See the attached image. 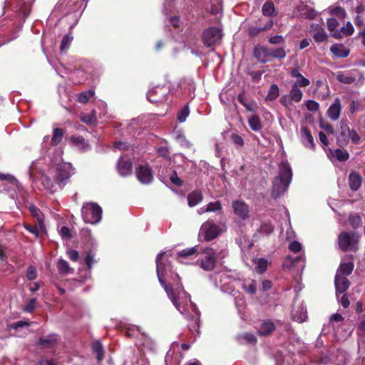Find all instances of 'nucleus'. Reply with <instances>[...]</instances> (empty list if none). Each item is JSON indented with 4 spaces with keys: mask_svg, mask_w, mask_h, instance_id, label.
Listing matches in <instances>:
<instances>
[{
    "mask_svg": "<svg viewBox=\"0 0 365 365\" xmlns=\"http://www.w3.org/2000/svg\"><path fill=\"white\" fill-rule=\"evenodd\" d=\"M165 252L159 253L156 257V272L157 276L159 280L160 284L164 288L166 292L168 297L175 305V307L179 306L178 303V297L175 292L173 290V287L171 286H168L165 280L164 279V277L167 272V265L162 262L163 257L164 256Z\"/></svg>",
    "mask_w": 365,
    "mask_h": 365,
    "instance_id": "f257e3e1",
    "label": "nucleus"
},
{
    "mask_svg": "<svg viewBox=\"0 0 365 365\" xmlns=\"http://www.w3.org/2000/svg\"><path fill=\"white\" fill-rule=\"evenodd\" d=\"M360 236L356 232L343 231L338 236V246L343 252H356L359 250Z\"/></svg>",
    "mask_w": 365,
    "mask_h": 365,
    "instance_id": "f03ea898",
    "label": "nucleus"
},
{
    "mask_svg": "<svg viewBox=\"0 0 365 365\" xmlns=\"http://www.w3.org/2000/svg\"><path fill=\"white\" fill-rule=\"evenodd\" d=\"M286 55V51L282 47L272 49L259 46L254 49V56L261 63L269 61V58L282 59L285 58Z\"/></svg>",
    "mask_w": 365,
    "mask_h": 365,
    "instance_id": "7ed1b4c3",
    "label": "nucleus"
},
{
    "mask_svg": "<svg viewBox=\"0 0 365 365\" xmlns=\"http://www.w3.org/2000/svg\"><path fill=\"white\" fill-rule=\"evenodd\" d=\"M201 257L197 261L204 271L210 272L215 269L217 263V254L215 250L207 247L200 250Z\"/></svg>",
    "mask_w": 365,
    "mask_h": 365,
    "instance_id": "20e7f679",
    "label": "nucleus"
},
{
    "mask_svg": "<svg viewBox=\"0 0 365 365\" xmlns=\"http://www.w3.org/2000/svg\"><path fill=\"white\" fill-rule=\"evenodd\" d=\"M102 208L96 202H86L81 208L82 217L86 223L96 224L101 220Z\"/></svg>",
    "mask_w": 365,
    "mask_h": 365,
    "instance_id": "39448f33",
    "label": "nucleus"
},
{
    "mask_svg": "<svg viewBox=\"0 0 365 365\" xmlns=\"http://www.w3.org/2000/svg\"><path fill=\"white\" fill-rule=\"evenodd\" d=\"M220 231V227L216 225L213 220L205 222L200 228V233L203 236L204 240L207 242L216 238L219 235Z\"/></svg>",
    "mask_w": 365,
    "mask_h": 365,
    "instance_id": "423d86ee",
    "label": "nucleus"
},
{
    "mask_svg": "<svg viewBox=\"0 0 365 365\" xmlns=\"http://www.w3.org/2000/svg\"><path fill=\"white\" fill-rule=\"evenodd\" d=\"M169 89L167 86H157L147 93V98L151 103H161L167 100Z\"/></svg>",
    "mask_w": 365,
    "mask_h": 365,
    "instance_id": "0eeeda50",
    "label": "nucleus"
},
{
    "mask_svg": "<svg viewBox=\"0 0 365 365\" xmlns=\"http://www.w3.org/2000/svg\"><path fill=\"white\" fill-rule=\"evenodd\" d=\"M222 36L221 30L216 27H210L203 32L202 41L206 46L210 47L220 43Z\"/></svg>",
    "mask_w": 365,
    "mask_h": 365,
    "instance_id": "6e6552de",
    "label": "nucleus"
},
{
    "mask_svg": "<svg viewBox=\"0 0 365 365\" xmlns=\"http://www.w3.org/2000/svg\"><path fill=\"white\" fill-rule=\"evenodd\" d=\"M137 178L141 182H151L153 178V171L148 163L139 164L135 169Z\"/></svg>",
    "mask_w": 365,
    "mask_h": 365,
    "instance_id": "1a4fd4ad",
    "label": "nucleus"
},
{
    "mask_svg": "<svg viewBox=\"0 0 365 365\" xmlns=\"http://www.w3.org/2000/svg\"><path fill=\"white\" fill-rule=\"evenodd\" d=\"M74 174V169L71 163H64L59 165L56 171V180L63 182L70 178Z\"/></svg>",
    "mask_w": 365,
    "mask_h": 365,
    "instance_id": "9d476101",
    "label": "nucleus"
},
{
    "mask_svg": "<svg viewBox=\"0 0 365 365\" xmlns=\"http://www.w3.org/2000/svg\"><path fill=\"white\" fill-rule=\"evenodd\" d=\"M234 213L241 220H247L250 217L249 206L242 200H234L232 203Z\"/></svg>",
    "mask_w": 365,
    "mask_h": 365,
    "instance_id": "9b49d317",
    "label": "nucleus"
},
{
    "mask_svg": "<svg viewBox=\"0 0 365 365\" xmlns=\"http://www.w3.org/2000/svg\"><path fill=\"white\" fill-rule=\"evenodd\" d=\"M116 169L121 176L130 175L133 170V163L130 159L120 158L117 162Z\"/></svg>",
    "mask_w": 365,
    "mask_h": 365,
    "instance_id": "f8f14e48",
    "label": "nucleus"
},
{
    "mask_svg": "<svg viewBox=\"0 0 365 365\" xmlns=\"http://www.w3.org/2000/svg\"><path fill=\"white\" fill-rule=\"evenodd\" d=\"M341 112V103L339 98H335L327 111V115L331 120H337Z\"/></svg>",
    "mask_w": 365,
    "mask_h": 365,
    "instance_id": "ddd939ff",
    "label": "nucleus"
},
{
    "mask_svg": "<svg viewBox=\"0 0 365 365\" xmlns=\"http://www.w3.org/2000/svg\"><path fill=\"white\" fill-rule=\"evenodd\" d=\"M334 285L336 289V295L344 293L350 286L349 280L344 276L336 273L334 278Z\"/></svg>",
    "mask_w": 365,
    "mask_h": 365,
    "instance_id": "4468645a",
    "label": "nucleus"
},
{
    "mask_svg": "<svg viewBox=\"0 0 365 365\" xmlns=\"http://www.w3.org/2000/svg\"><path fill=\"white\" fill-rule=\"evenodd\" d=\"M300 138L304 146L312 150H314L315 148L314 138L312 135L311 131L307 127H301Z\"/></svg>",
    "mask_w": 365,
    "mask_h": 365,
    "instance_id": "2eb2a0df",
    "label": "nucleus"
},
{
    "mask_svg": "<svg viewBox=\"0 0 365 365\" xmlns=\"http://www.w3.org/2000/svg\"><path fill=\"white\" fill-rule=\"evenodd\" d=\"M280 182H291L292 170L287 162H282L279 165Z\"/></svg>",
    "mask_w": 365,
    "mask_h": 365,
    "instance_id": "dca6fc26",
    "label": "nucleus"
},
{
    "mask_svg": "<svg viewBox=\"0 0 365 365\" xmlns=\"http://www.w3.org/2000/svg\"><path fill=\"white\" fill-rule=\"evenodd\" d=\"M311 35L317 43H321L327 38V34L324 29L319 24H312Z\"/></svg>",
    "mask_w": 365,
    "mask_h": 365,
    "instance_id": "f3484780",
    "label": "nucleus"
},
{
    "mask_svg": "<svg viewBox=\"0 0 365 365\" xmlns=\"http://www.w3.org/2000/svg\"><path fill=\"white\" fill-rule=\"evenodd\" d=\"M276 329V326L271 320L264 321L259 326L257 334L261 336L271 335Z\"/></svg>",
    "mask_w": 365,
    "mask_h": 365,
    "instance_id": "a211bd4d",
    "label": "nucleus"
},
{
    "mask_svg": "<svg viewBox=\"0 0 365 365\" xmlns=\"http://www.w3.org/2000/svg\"><path fill=\"white\" fill-rule=\"evenodd\" d=\"M354 31V29L351 22L348 21L346 24L338 29V31H335L334 34H332V36L335 38H341L344 36H351Z\"/></svg>",
    "mask_w": 365,
    "mask_h": 365,
    "instance_id": "6ab92c4d",
    "label": "nucleus"
},
{
    "mask_svg": "<svg viewBox=\"0 0 365 365\" xmlns=\"http://www.w3.org/2000/svg\"><path fill=\"white\" fill-rule=\"evenodd\" d=\"M331 52L338 58H345L349 54V51L347 50L343 44L335 43L330 48Z\"/></svg>",
    "mask_w": 365,
    "mask_h": 365,
    "instance_id": "aec40b11",
    "label": "nucleus"
},
{
    "mask_svg": "<svg viewBox=\"0 0 365 365\" xmlns=\"http://www.w3.org/2000/svg\"><path fill=\"white\" fill-rule=\"evenodd\" d=\"M308 316H307V311L306 306L302 303L297 310L294 312L293 314V318L298 322H304L307 320Z\"/></svg>",
    "mask_w": 365,
    "mask_h": 365,
    "instance_id": "412c9836",
    "label": "nucleus"
},
{
    "mask_svg": "<svg viewBox=\"0 0 365 365\" xmlns=\"http://www.w3.org/2000/svg\"><path fill=\"white\" fill-rule=\"evenodd\" d=\"M71 140L74 146L82 151L90 149V145L88 142L81 135H73Z\"/></svg>",
    "mask_w": 365,
    "mask_h": 365,
    "instance_id": "4be33fe9",
    "label": "nucleus"
},
{
    "mask_svg": "<svg viewBox=\"0 0 365 365\" xmlns=\"http://www.w3.org/2000/svg\"><path fill=\"white\" fill-rule=\"evenodd\" d=\"M354 268V264L353 262H341L336 273H339L341 276L346 277V276H349L352 273Z\"/></svg>",
    "mask_w": 365,
    "mask_h": 365,
    "instance_id": "5701e85b",
    "label": "nucleus"
},
{
    "mask_svg": "<svg viewBox=\"0 0 365 365\" xmlns=\"http://www.w3.org/2000/svg\"><path fill=\"white\" fill-rule=\"evenodd\" d=\"M38 345L42 346L46 348H52L57 344V339L53 334H50L48 336L43 338H39L38 341Z\"/></svg>",
    "mask_w": 365,
    "mask_h": 365,
    "instance_id": "b1692460",
    "label": "nucleus"
},
{
    "mask_svg": "<svg viewBox=\"0 0 365 365\" xmlns=\"http://www.w3.org/2000/svg\"><path fill=\"white\" fill-rule=\"evenodd\" d=\"M202 200V195L201 191L195 190L187 196L188 205L190 207L195 206Z\"/></svg>",
    "mask_w": 365,
    "mask_h": 365,
    "instance_id": "393cba45",
    "label": "nucleus"
},
{
    "mask_svg": "<svg viewBox=\"0 0 365 365\" xmlns=\"http://www.w3.org/2000/svg\"><path fill=\"white\" fill-rule=\"evenodd\" d=\"M248 124L250 128L256 132L260 131L262 128L260 118L257 115H253L249 118Z\"/></svg>",
    "mask_w": 365,
    "mask_h": 365,
    "instance_id": "a878e982",
    "label": "nucleus"
},
{
    "mask_svg": "<svg viewBox=\"0 0 365 365\" xmlns=\"http://www.w3.org/2000/svg\"><path fill=\"white\" fill-rule=\"evenodd\" d=\"M289 95L291 99L296 103L300 102L303 97L302 91L299 88V87L293 84L292 85Z\"/></svg>",
    "mask_w": 365,
    "mask_h": 365,
    "instance_id": "bb28decb",
    "label": "nucleus"
},
{
    "mask_svg": "<svg viewBox=\"0 0 365 365\" xmlns=\"http://www.w3.org/2000/svg\"><path fill=\"white\" fill-rule=\"evenodd\" d=\"M348 220L351 227L354 230L358 229L362 225V218L357 213H351L348 217Z\"/></svg>",
    "mask_w": 365,
    "mask_h": 365,
    "instance_id": "cd10ccee",
    "label": "nucleus"
},
{
    "mask_svg": "<svg viewBox=\"0 0 365 365\" xmlns=\"http://www.w3.org/2000/svg\"><path fill=\"white\" fill-rule=\"evenodd\" d=\"M340 130L341 131L338 137V140L339 141H342L344 143L348 142V134L350 132L351 129L349 128L348 125L344 121H341Z\"/></svg>",
    "mask_w": 365,
    "mask_h": 365,
    "instance_id": "c85d7f7f",
    "label": "nucleus"
},
{
    "mask_svg": "<svg viewBox=\"0 0 365 365\" xmlns=\"http://www.w3.org/2000/svg\"><path fill=\"white\" fill-rule=\"evenodd\" d=\"M189 324L188 327L191 332L194 333L196 331L197 334L200 333L199 329H200V319L192 314H190L189 316Z\"/></svg>",
    "mask_w": 365,
    "mask_h": 365,
    "instance_id": "c756f323",
    "label": "nucleus"
},
{
    "mask_svg": "<svg viewBox=\"0 0 365 365\" xmlns=\"http://www.w3.org/2000/svg\"><path fill=\"white\" fill-rule=\"evenodd\" d=\"M289 184H273L272 190V196L274 198L279 197L288 187Z\"/></svg>",
    "mask_w": 365,
    "mask_h": 365,
    "instance_id": "7c9ffc66",
    "label": "nucleus"
},
{
    "mask_svg": "<svg viewBox=\"0 0 365 365\" xmlns=\"http://www.w3.org/2000/svg\"><path fill=\"white\" fill-rule=\"evenodd\" d=\"M336 80L342 83L351 84L355 82L356 78L348 73L339 72L336 75Z\"/></svg>",
    "mask_w": 365,
    "mask_h": 365,
    "instance_id": "2f4dec72",
    "label": "nucleus"
},
{
    "mask_svg": "<svg viewBox=\"0 0 365 365\" xmlns=\"http://www.w3.org/2000/svg\"><path fill=\"white\" fill-rule=\"evenodd\" d=\"M81 120L87 125H95L96 123V111L93 110L90 113H82Z\"/></svg>",
    "mask_w": 365,
    "mask_h": 365,
    "instance_id": "473e14b6",
    "label": "nucleus"
},
{
    "mask_svg": "<svg viewBox=\"0 0 365 365\" xmlns=\"http://www.w3.org/2000/svg\"><path fill=\"white\" fill-rule=\"evenodd\" d=\"M279 96V90L276 84H272L269 87L268 93L265 98L267 101H272L277 98Z\"/></svg>",
    "mask_w": 365,
    "mask_h": 365,
    "instance_id": "72a5a7b5",
    "label": "nucleus"
},
{
    "mask_svg": "<svg viewBox=\"0 0 365 365\" xmlns=\"http://www.w3.org/2000/svg\"><path fill=\"white\" fill-rule=\"evenodd\" d=\"M92 349L93 352L96 354L97 360L98 361H102L104 356V351L101 343L98 341L93 342L92 345Z\"/></svg>",
    "mask_w": 365,
    "mask_h": 365,
    "instance_id": "f704fd0d",
    "label": "nucleus"
},
{
    "mask_svg": "<svg viewBox=\"0 0 365 365\" xmlns=\"http://www.w3.org/2000/svg\"><path fill=\"white\" fill-rule=\"evenodd\" d=\"M58 270L61 274H66L71 272L72 269L69 267L67 261L61 259L57 263Z\"/></svg>",
    "mask_w": 365,
    "mask_h": 365,
    "instance_id": "c9c22d12",
    "label": "nucleus"
},
{
    "mask_svg": "<svg viewBox=\"0 0 365 365\" xmlns=\"http://www.w3.org/2000/svg\"><path fill=\"white\" fill-rule=\"evenodd\" d=\"M275 9L272 1H266L262 9L263 15L272 16L274 13Z\"/></svg>",
    "mask_w": 365,
    "mask_h": 365,
    "instance_id": "e433bc0d",
    "label": "nucleus"
},
{
    "mask_svg": "<svg viewBox=\"0 0 365 365\" xmlns=\"http://www.w3.org/2000/svg\"><path fill=\"white\" fill-rule=\"evenodd\" d=\"M242 288L248 294H255L257 292V282L252 279L249 284L243 283Z\"/></svg>",
    "mask_w": 365,
    "mask_h": 365,
    "instance_id": "4c0bfd02",
    "label": "nucleus"
},
{
    "mask_svg": "<svg viewBox=\"0 0 365 365\" xmlns=\"http://www.w3.org/2000/svg\"><path fill=\"white\" fill-rule=\"evenodd\" d=\"M240 340H243L247 344H255L257 343V337L252 333L245 332L238 336Z\"/></svg>",
    "mask_w": 365,
    "mask_h": 365,
    "instance_id": "58836bf2",
    "label": "nucleus"
},
{
    "mask_svg": "<svg viewBox=\"0 0 365 365\" xmlns=\"http://www.w3.org/2000/svg\"><path fill=\"white\" fill-rule=\"evenodd\" d=\"M200 250L197 247L185 249L178 253V256L183 258L188 257L195 254H199Z\"/></svg>",
    "mask_w": 365,
    "mask_h": 365,
    "instance_id": "ea45409f",
    "label": "nucleus"
},
{
    "mask_svg": "<svg viewBox=\"0 0 365 365\" xmlns=\"http://www.w3.org/2000/svg\"><path fill=\"white\" fill-rule=\"evenodd\" d=\"M63 135V132L61 129L58 128H55L53 130V136L51 138L52 145H56L57 144H58L62 140Z\"/></svg>",
    "mask_w": 365,
    "mask_h": 365,
    "instance_id": "a19ab883",
    "label": "nucleus"
},
{
    "mask_svg": "<svg viewBox=\"0 0 365 365\" xmlns=\"http://www.w3.org/2000/svg\"><path fill=\"white\" fill-rule=\"evenodd\" d=\"M274 230L273 226L270 223L263 222L257 230L258 232L261 235H269Z\"/></svg>",
    "mask_w": 365,
    "mask_h": 365,
    "instance_id": "79ce46f5",
    "label": "nucleus"
},
{
    "mask_svg": "<svg viewBox=\"0 0 365 365\" xmlns=\"http://www.w3.org/2000/svg\"><path fill=\"white\" fill-rule=\"evenodd\" d=\"M329 9L331 14L336 16L340 19H344L346 16V11L342 7L334 6L331 7Z\"/></svg>",
    "mask_w": 365,
    "mask_h": 365,
    "instance_id": "37998d69",
    "label": "nucleus"
},
{
    "mask_svg": "<svg viewBox=\"0 0 365 365\" xmlns=\"http://www.w3.org/2000/svg\"><path fill=\"white\" fill-rule=\"evenodd\" d=\"M73 36L70 35H65L61 43L60 49L61 52L66 51L71 43Z\"/></svg>",
    "mask_w": 365,
    "mask_h": 365,
    "instance_id": "c03bdc74",
    "label": "nucleus"
},
{
    "mask_svg": "<svg viewBox=\"0 0 365 365\" xmlns=\"http://www.w3.org/2000/svg\"><path fill=\"white\" fill-rule=\"evenodd\" d=\"M190 114L189 107L185 105L178 113V120L180 123H183L186 120Z\"/></svg>",
    "mask_w": 365,
    "mask_h": 365,
    "instance_id": "a18cd8bd",
    "label": "nucleus"
},
{
    "mask_svg": "<svg viewBox=\"0 0 365 365\" xmlns=\"http://www.w3.org/2000/svg\"><path fill=\"white\" fill-rule=\"evenodd\" d=\"M268 262L264 258H259L257 261L256 272L259 274L264 273L267 269Z\"/></svg>",
    "mask_w": 365,
    "mask_h": 365,
    "instance_id": "49530a36",
    "label": "nucleus"
},
{
    "mask_svg": "<svg viewBox=\"0 0 365 365\" xmlns=\"http://www.w3.org/2000/svg\"><path fill=\"white\" fill-rule=\"evenodd\" d=\"M29 210L31 215L34 217L36 218L39 223L43 222V220L41 217V213L40 212V210L36 206L32 205L29 206Z\"/></svg>",
    "mask_w": 365,
    "mask_h": 365,
    "instance_id": "de8ad7c7",
    "label": "nucleus"
},
{
    "mask_svg": "<svg viewBox=\"0 0 365 365\" xmlns=\"http://www.w3.org/2000/svg\"><path fill=\"white\" fill-rule=\"evenodd\" d=\"M36 298H31L30 299L26 304L24 305L23 308V311L26 313H31L32 312L36 307Z\"/></svg>",
    "mask_w": 365,
    "mask_h": 365,
    "instance_id": "09e8293b",
    "label": "nucleus"
},
{
    "mask_svg": "<svg viewBox=\"0 0 365 365\" xmlns=\"http://www.w3.org/2000/svg\"><path fill=\"white\" fill-rule=\"evenodd\" d=\"M333 156L339 161H345L349 158L348 153L341 149H336L333 153Z\"/></svg>",
    "mask_w": 365,
    "mask_h": 365,
    "instance_id": "8fccbe9b",
    "label": "nucleus"
},
{
    "mask_svg": "<svg viewBox=\"0 0 365 365\" xmlns=\"http://www.w3.org/2000/svg\"><path fill=\"white\" fill-rule=\"evenodd\" d=\"M339 26V21L334 18H330L327 19V28L329 31L332 34L335 31H338L337 27Z\"/></svg>",
    "mask_w": 365,
    "mask_h": 365,
    "instance_id": "3c124183",
    "label": "nucleus"
},
{
    "mask_svg": "<svg viewBox=\"0 0 365 365\" xmlns=\"http://www.w3.org/2000/svg\"><path fill=\"white\" fill-rule=\"evenodd\" d=\"M38 189L41 191H46V193L53 194L56 189L53 184H38Z\"/></svg>",
    "mask_w": 365,
    "mask_h": 365,
    "instance_id": "603ef678",
    "label": "nucleus"
},
{
    "mask_svg": "<svg viewBox=\"0 0 365 365\" xmlns=\"http://www.w3.org/2000/svg\"><path fill=\"white\" fill-rule=\"evenodd\" d=\"M94 95L93 91H88L86 92L81 93L78 96V101L82 103H86L88 101V100L91 98V96Z\"/></svg>",
    "mask_w": 365,
    "mask_h": 365,
    "instance_id": "864d4df0",
    "label": "nucleus"
},
{
    "mask_svg": "<svg viewBox=\"0 0 365 365\" xmlns=\"http://www.w3.org/2000/svg\"><path fill=\"white\" fill-rule=\"evenodd\" d=\"M26 276L30 281L35 279L37 277V271L36 267L33 265H29L27 268Z\"/></svg>",
    "mask_w": 365,
    "mask_h": 365,
    "instance_id": "5fc2aeb1",
    "label": "nucleus"
},
{
    "mask_svg": "<svg viewBox=\"0 0 365 365\" xmlns=\"http://www.w3.org/2000/svg\"><path fill=\"white\" fill-rule=\"evenodd\" d=\"M305 106L309 111H317L319 108V104L314 100H307L305 102Z\"/></svg>",
    "mask_w": 365,
    "mask_h": 365,
    "instance_id": "6e6d98bb",
    "label": "nucleus"
},
{
    "mask_svg": "<svg viewBox=\"0 0 365 365\" xmlns=\"http://www.w3.org/2000/svg\"><path fill=\"white\" fill-rule=\"evenodd\" d=\"M176 139L178 140L180 145L184 148H188L192 145L190 142L188 141L185 137V135L182 133L178 134V135L176 136Z\"/></svg>",
    "mask_w": 365,
    "mask_h": 365,
    "instance_id": "4d7b16f0",
    "label": "nucleus"
},
{
    "mask_svg": "<svg viewBox=\"0 0 365 365\" xmlns=\"http://www.w3.org/2000/svg\"><path fill=\"white\" fill-rule=\"evenodd\" d=\"M310 81L308 78H305L302 75L297 81L293 83V85H296L297 87H307L309 86Z\"/></svg>",
    "mask_w": 365,
    "mask_h": 365,
    "instance_id": "13d9d810",
    "label": "nucleus"
},
{
    "mask_svg": "<svg viewBox=\"0 0 365 365\" xmlns=\"http://www.w3.org/2000/svg\"><path fill=\"white\" fill-rule=\"evenodd\" d=\"M59 233L63 239L71 240L72 237L71 230L66 226L61 227Z\"/></svg>",
    "mask_w": 365,
    "mask_h": 365,
    "instance_id": "bf43d9fd",
    "label": "nucleus"
},
{
    "mask_svg": "<svg viewBox=\"0 0 365 365\" xmlns=\"http://www.w3.org/2000/svg\"><path fill=\"white\" fill-rule=\"evenodd\" d=\"M222 206L220 202V201H215L210 202L207 205L206 211L207 212H211V211H217L219 210H221Z\"/></svg>",
    "mask_w": 365,
    "mask_h": 365,
    "instance_id": "052dcab7",
    "label": "nucleus"
},
{
    "mask_svg": "<svg viewBox=\"0 0 365 365\" xmlns=\"http://www.w3.org/2000/svg\"><path fill=\"white\" fill-rule=\"evenodd\" d=\"M280 103L285 106L289 107L293 105V101L291 99L289 95H284L279 98Z\"/></svg>",
    "mask_w": 365,
    "mask_h": 365,
    "instance_id": "680f3d73",
    "label": "nucleus"
},
{
    "mask_svg": "<svg viewBox=\"0 0 365 365\" xmlns=\"http://www.w3.org/2000/svg\"><path fill=\"white\" fill-rule=\"evenodd\" d=\"M351 139L354 144H359L360 142V136L355 130H351L348 134V140Z\"/></svg>",
    "mask_w": 365,
    "mask_h": 365,
    "instance_id": "e2e57ef3",
    "label": "nucleus"
},
{
    "mask_svg": "<svg viewBox=\"0 0 365 365\" xmlns=\"http://www.w3.org/2000/svg\"><path fill=\"white\" fill-rule=\"evenodd\" d=\"M135 329L140 330L139 327L136 326L126 328L124 332L125 336L128 338L135 337Z\"/></svg>",
    "mask_w": 365,
    "mask_h": 365,
    "instance_id": "0e129e2a",
    "label": "nucleus"
},
{
    "mask_svg": "<svg viewBox=\"0 0 365 365\" xmlns=\"http://www.w3.org/2000/svg\"><path fill=\"white\" fill-rule=\"evenodd\" d=\"M349 180V182H361L362 178L358 173L353 171L350 173Z\"/></svg>",
    "mask_w": 365,
    "mask_h": 365,
    "instance_id": "69168bd1",
    "label": "nucleus"
},
{
    "mask_svg": "<svg viewBox=\"0 0 365 365\" xmlns=\"http://www.w3.org/2000/svg\"><path fill=\"white\" fill-rule=\"evenodd\" d=\"M93 255L91 252L87 253L85 257V264L88 269H91L93 264L94 263Z\"/></svg>",
    "mask_w": 365,
    "mask_h": 365,
    "instance_id": "338daca9",
    "label": "nucleus"
},
{
    "mask_svg": "<svg viewBox=\"0 0 365 365\" xmlns=\"http://www.w3.org/2000/svg\"><path fill=\"white\" fill-rule=\"evenodd\" d=\"M231 139L232 140V142L237 145V146H239V147H242L243 145H244V140L243 138L237 135V134H232L231 135Z\"/></svg>",
    "mask_w": 365,
    "mask_h": 365,
    "instance_id": "774afa93",
    "label": "nucleus"
}]
</instances>
